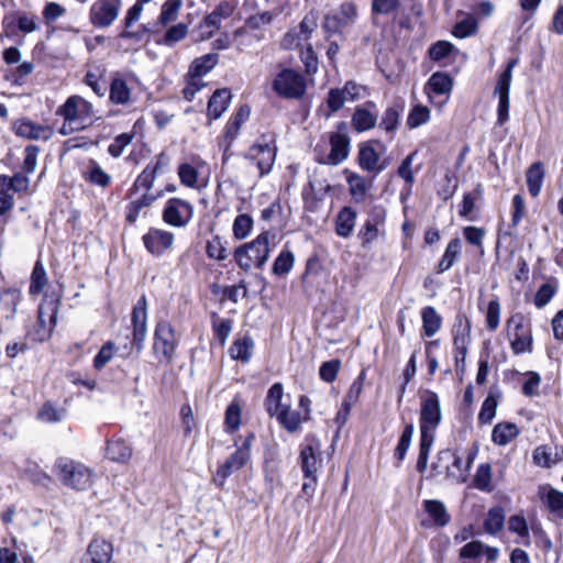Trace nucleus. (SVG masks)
I'll use <instances>...</instances> for the list:
<instances>
[{
    "instance_id": "obj_1",
    "label": "nucleus",
    "mask_w": 563,
    "mask_h": 563,
    "mask_svg": "<svg viewBox=\"0 0 563 563\" xmlns=\"http://www.w3.org/2000/svg\"><path fill=\"white\" fill-rule=\"evenodd\" d=\"M54 470L62 484L74 490H87L92 486L95 481L93 471L74 460L59 459Z\"/></svg>"
},
{
    "instance_id": "obj_2",
    "label": "nucleus",
    "mask_w": 563,
    "mask_h": 563,
    "mask_svg": "<svg viewBox=\"0 0 563 563\" xmlns=\"http://www.w3.org/2000/svg\"><path fill=\"white\" fill-rule=\"evenodd\" d=\"M273 235L268 232H262L252 242L239 246L234 252V258L240 268L249 271L252 266L262 268L271 253L269 241Z\"/></svg>"
},
{
    "instance_id": "obj_3",
    "label": "nucleus",
    "mask_w": 563,
    "mask_h": 563,
    "mask_svg": "<svg viewBox=\"0 0 563 563\" xmlns=\"http://www.w3.org/2000/svg\"><path fill=\"white\" fill-rule=\"evenodd\" d=\"M272 89L285 99H300L307 90L306 78L296 69L283 67L276 73Z\"/></svg>"
},
{
    "instance_id": "obj_4",
    "label": "nucleus",
    "mask_w": 563,
    "mask_h": 563,
    "mask_svg": "<svg viewBox=\"0 0 563 563\" xmlns=\"http://www.w3.org/2000/svg\"><path fill=\"white\" fill-rule=\"evenodd\" d=\"M56 114L65 121L75 123L82 130L91 126L95 120L93 106L80 96H70L58 107Z\"/></svg>"
},
{
    "instance_id": "obj_5",
    "label": "nucleus",
    "mask_w": 563,
    "mask_h": 563,
    "mask_svg": "<svg viewBox=\"0 0 563 563\" xmlns=\"http://www.w3.org/2000/svg\"><path fill=\"white\" fill-rule=\"evenodd\" d=\"M179 342L173 325L167 321H159L155 327L153 351L159 363L170 364Z\"/></svg>"
},
{
    "instance_id": "obj_6",
    "label": "nucleus",
    "mask_w": 563,
    "mask_h": 563,
    "mask_svg": "<svg viewBox=\"0 0 563 563\" xmlns=\"http://www.w3.org/2000/svg\"><path fill=\"white\" fill-rule=\"evenodd\" d=\"M277 146L274 140L262 137L245 153V158L255 164L260 176L271 173L276 158Z\"/></svg>"
},
{
    "instance_id": "obj_7",
    "label": "nucleus",
    "mask_w": 563,
    "mask_h": 563,
    "mask_svg": "<svg viewBox=\"0 0 563 563\" xmlns=\"http://www.w3.org/2000/svg\"><path fill=\"white\" fill-rule=\"evenodd\" d=\"M453 79L442 71L433 73L423 87L428 101L438 109H442L451 97Z\"/></svg>"
},
{
    "instance_id": "obj_8",
    "label": "nucleus",
    "mask_w": 563,
    "mask_h": 563,
    "mask_svg": "<svg viewBox=\"0 0 563 563\" xmlns=\"http://www.w3.org/2000/svg\"><path fill=\"white\" fill-rule=\"evenodd\" d=\"M517 59H510L505 70L499 75L494 95L498 98L497 124L504 125L509 119V91L512 79V70L517 65Z\"/></svg>"
},
{
    "instance_id": "obj_9",
    "label": "nucleus",
    "mask_w": 563,
    "mask_h": 563,
    "mask_svg": "<svg viewBox=\"0 0 563 563\" xmlns=\"http://www.w3.org/2000/svg\"><path fill=\"white\" fill-rule=\"evenodd\" d=\"M250 440H246L218 467L212 477L218 487H222L229 476L241 470L250 461Z\"/></svg>"
},
{
    "instance_id": "obj_10",
    "label": "nucleus",
    "mask_w": 563,
    "mask_h": 563,
    "mask_svg": "<svg viewBox=\"0 0 563 563\" xmlns=\"http://www.w3.org/2000/svg\"><path fill=\"white\" fill-rule=\"evenodd\" d=\"M420 398V430L435 431L442 419L439 397L432 390H424Z\"/></svg>"
},
{
    "instance_id": "obj_11",
    "label": "nucleus",
    "mask_w": 563,
    "mask_h": 563,
    "mask_svg": "<svg viewBox=\"0 0 563 563\" xmlns=\"http://www.w3.org/2000/svg\"><path fill=\"white\" fill-rule=\"evenodd\" d=\"M121 9L122 0H97L90 8V22L96 27H109L118 19Z\"/></svg>"
},
{
    "instance_id": "obj_12",
    "label": "nucleus",
    "mask_w": 563,
    "mask_h": 563,
    "mask_svg": "<svg viewBox=\"0 0 563 563\" xmlns=\"http://www.w3.org/2000/svg\"><path fill=\"white\" fill-rule=\"evenodd\" d=\"M152 180L147 177L139 176L134 184V192L143 190L139 198L133 199L126 207V221L134 223L142 210L148 208L157 198L151 192Z\"/></svg>"
},
{
    "instance_id": "obj_13",
    "label": "nucleus",
    "mask_w": 563,
    "mask_h": 563,
    "mask_svg": "<svg viewBox=\"0 0 563 563\" xmlns=\"http://www.w3.org/2000/svg\"><path fill=\"white\" fill-rule=\"evenodd\" d=\"M317 29V22L312 16H305L294 29L289 30L282 41V46L286 49H298L307 46L309 40Z\"/></svg>"
},
{
    "instance_id": "obj_14",
    "label": "nucleus",
    "mask_w": 563,
    "mask_h": 563,
    "mask_svg": "<svg viewBox=\"0 0 563 563\" xmlns=\"http://www.w3.org/2000/svg\"><path fill=\"white\" fill-rule=\"evenodd\" d=\"M384 220L385 210L383 208H375V214L365 221L357 234L363 249L371 250L385 235Z\"/></svg>"
},
{
    "instance_id": "obj_15",
    "label": "nucleus",
    "mask_w": 563,
    "mask_h": 563,
    "mask_svg": "<svg viewBox=\"0 0 563 563\" xmlns=\"http://www.w3.org/2000/svg\"><path fill=\"white\" fill-rule=\"evenodd\" d=\"M357 19V8L353 2H343L336 10L325 15L324 27L339 33Z\"/></svg>"
},
{
    "instance_id": "obj_16",
    "label": "nucleus",
    "mask_w": 563,
    "mask_h": 563,
    "mask_svg": "<svg viewBox=\"0 0 563 563\" xmlns=\"http://www.w3.org/2000/svg\"><path fill=\"white\" fill-rule=\"evenodd\" d=\"M192 206L181 199L172 198L167 201L164 211V221L173 227H185L192 218Z\"/></svg>"
},
{
    "instance_id": "obj_17",
    "label": "nucleus",
    "mask_w": 563,
    "mask_h": 563,
    "mask_svg": "<svg viewBox=\"0 0 563 563\" xmlns=\"http://www.w3.org/2000/svg\"><path fill=\"white\" fill-rule=\"evenodd\" d=\"M375 145L383 147L379 141L361 144L357 159L363 170L377 175L387 167V164L382 159L380 153L375 148Z\"/></svg>"
},
{
    "instance_id": "obj_18",
    "label": "nucleus",
    "mask_w": 563,
    "mask_h": 563,
    "mask_svg": "<svg viewBox=\"0 0 563 563\" xmlns=\"http://www.w3.org/2000/svg\"><path fill=\"white\" fill-rule=\"evenodd\" d=\"M133 327V342L140 351L143 347L147 331V300L141 296L134 305L131 316Z\"/></svg>"
},
{
    "instance_id": "obj_19",
    "label": "nucleus",
    "mask_w": 563,
    "mask_h": 563,
    "mask_svg": "<svg viewBox=\"0 0 563 563\" xmlns=\"http://www.w3.org/2000/svg\"><path fill=\"white\" fill-rule=\"evenodd\" d=\"M13 131L18 136L35 141H48L54 134L52 126L35 123L26 118L14 121Z\"/></svg>"
},
{
    "instance_id": "obj_20",
    "label": "nucleus",
    "mask_w": 563,
    "mask_h": 563,
    "mask_svg": "<svg viewBox=\"0 0 563 563\" xmlns=\"http://www.w3.org/2000/svg\"><path fill=\"white\" fill-rule=\"evenodd\" d=\"M143 243L150 253L161 255L172 249L174 234L161 229H150L148 232L143 235Z\"/></svg>"
},
{
    "instance_id": "obj_21",
    "label": "nucleus",
    "mask_w": 563,
    "mask_h": 563,
    "mask_svg": "<svg viewBox=\"0 0 563 563\" xmlns=\"http://www.w3.org/2000/svg\"><path fill=\"white\" fill-rule=\"evenodd\" d=\"M290 405V397L284 394V387L280 383L271 386L264 400V406L272 418L279 416Z\"/></svg>"
},
{
    "instance_id": "obj_22",
    "label": "nucleus",
    "mask_w": 563,
    "mask_h": 563,
    "mask_svg": "<svg viewBox=\"0 0 563 563\" xmlns=\"http://www.w3.org/2000/svg\"><path fill=\"white\" fill-rule=\"evenodd\" d=\"M57 306L51 302L48 307L41 305L38 307L37 324L38 329L35 330L34 338L37 341H44L52 334L53 327L56 323Z\"/></svg>"
},
{
    "instance_id": "obj_23",
    "label": "nucleus",
    "mask_w": 563,
    "mask_h": 563,
    "mask_svg": "<svg viewBox=\"0 0 563 563\" xmlns=\"http://www.w3.org/2000/svg\"><path fill=\"white\" fill-rule=\"evenodd\" d=\"M330 145L331 151L321 163L339 165L347 158L350 154V137L346 134L332 133Z\"/></svg>"
},
{
    "instance_id": "obj_24",
    "label": "nucleus",
    "mask_w": 563,
    "mask_h": 563,
    "mask_svg": "<svg viewBox=\"0 0 563 563\" xmlns=\"http://www.w3.org/2000/svg\"><path fill=\"white\" fill-rule=\"evenodd\" d=\"M300 464L305 476L317 475L322 457L317 442L306 444L300 452Z\"/></svg>"
},
{
    "instance_id": "obj_25",
    "label": "nucleus",
    "mask_w": 563,
    "mask_h": 563,
    "mask_svg": "<svg viewBox=\"0 0 563 563\" xmlns=\"http://www.w3.org/2000/svg\"><path fill=\"white\" fill-rule=\"evenodd\" d=\"M112 544L103 539H93L84 560V563H110Z\"/></svg>"
},
{
    "instance_id": "obj_26",
    "label": "nucleus",
    "mask_w": 563,
    "mask_h": 563,
    "mask_svg": "<svg viewBox=\"0 0 563 563\" xmlns=\"http://www.w3.org/2000/svg\"><path fill=\"white\" fill-rule=\"evenodd\" d=\"M539 497L548 509L563 517V493L551 487L550 485H542L539 487Z\"/></svg>"
},
{
    "instance_id": "obj_27",
    "label": "nucleus",
    "mask_w": 563,
    "mask_h": 563,
    "mask_svg": "<svg viewBox=\"0 0 563 563\" xmlns=\"http://www.w3.org/2000/svg\"><path fill=\"white\" fill-rule=\"evenodd\" d=\"M231 92L227 88L218 89L210 97L208 102V117L211 120L219 119L228 109L231 101Z\"/></svg>"
},
{
    "instance_id": "obj_28",
    "label": "nucleus",
    "mask_w": 563,
    "mask_h": 563,
    "mask_svg": "<svg viewBox=\"0 0 563 563\" xmlns=\"http://www.w3.org/2000/svg\"><path fill=\"white\" fill-rule=\"evenodd\" d=\"M424 511L430 516L433 525L437 527H444L450 522V515L445 505L437 499H427L422 504Z\"/></svg>"
},
{
    "instance_id": "obj_29",
    "label": "nucleus",
    "mask_w": 563,
    "mask_h": 563,
    "mask_svg": "<svg viewBox=\"0 0 563 563\" xmlns=\"http://www.w3.org/2000/svg\"><path fill=\"white\" fill-rule=\"evenodd\" d=\"M107 456L117 463H126L132 456V448L121 438L108 441Z\"/></svg>"
},
{
    "instance_id": "obj_30",
    "label": "nucleus",
    "mask_w": 563,
    "mask_h": 563,
    "mask_svg": "<svg viewBox=\"0 0 563 563\" xmlns=\"http://www.w3.org/2000/svg\"><path fill=\"white\" fill-rule=\"evenodd\" d=\"M471 342V324L467 318L459 316L453 325V344L455 350L467 349Z\"/></svg>"
},
{
    "instance_id": "obj_31",
    "label": "nucleus",
    "mask_w": 563,
    "mask_h": 563,
    "mask_svg": "<svg viewBox=\"0 0 563 563\" xmlns=\"http://www.w3.org/2000/svg\"><path fill=\"white\" fill-rule=\"evenodd\" d=\"M109 99L114 104H129L131 102V89L121 77H114L109 88Z\"/></svg>"
},
{
    "instance_id": "obj_32",
    "label": "nucleus",
    "mask_w": 563,
    "mask_h": 563,
    "mask_svg": "<svg viewBox=\"0 0 563 563\" xmlns=\"http://www.w3.org/2000/svg\"><path fill=\"white\" fill-rule=\"evenodd\" d=\"M276 420L288 431L296 432L299 430L301 423L308 420V411L301 413L298 410L291 408V405L287 407L279 416L276 417Z\"/></svg>"
},
{
    "instance_id": "obj_33",
    "label": "nucleus",
    "mask_w": 563,
    "mask_h": 563,
    "mask_svg": "<svg viewBox=\"0 0 563 563\" xmlns=\"http://www.w3.org/2000/svg\"><path fill=\"white\" fill-rule=\"evenodd\" d=\"M356 221V212L350 208L341 209L335 221V232L339 236L347 238L354 230Z\"/></svg>"
},
{
    "instance_id": "obj_34",
    "label": "nucleus",
    "mask_w": 563,
    "mask_h": 563,
    "mask_svg": "<svg viewBox=\"0 0 563 563\" xmlns=\"http://www.w3.org/2000/svg\"><path fill=\"white\" fill-rule=\"evenodd\" d=\"M519 434V428L511 422L497 423L492 432V440L497 445H507Z\"/></svg>"
},
{
    "instance_id": "obj_35",
    "label": "nucleus",
    "mask_w": 563,
    "mask_h": 563,
    "mask_svg": "<svg viewBox=\"0 0 563 563\" xmlns=\"http://www.w3.org/2000/svg\"><path fill=\"white\" fill-rule=\"evenodd\" d=\"M346 183L349 185V191L356 202H362L367 196L369 186L366 184L363 176L345 170Z\"/></svg>"
},
{
    "instance_id": "obj_36",
    "label": "nucleus",
    "mask_w": 563,
    "mask_h": 563,
    "mask_svg": "<svg viewBox=\"0 0 563 563\" xmlns=\"http://www.w3.org/2000/svg\"><path fill=\"white\" fill-rule=\"evenodd\" d=\"M377 115L364 107H357L352 115L351 124L357 132H364L376 125Z\"/></svg>"
},
{
    "instance_id": "obj_37",
    "label": "nucleus",
    "mask_w": 563,
    "mask_h": 563,
    "mask_svg": "<svg viewBox=\"0 0 563 563\" xmlns=\"http://www.w3.org/2000/svg\"><path fill=\"white\" fill-rule=\"evenodd\" d=\"M285 9V4H280L272 10L262 11L251 15L246 20V25L252 30H261L269 25Z\"/></svg>"
},
{
    "instance_id": "obj_38",
    "label": "nucleus",
    "mask_w": 563,
    "mask_h": 563,
    "mask_svg": "<svg viewBox=\"0 0 563 563\" xmlns=\"http://www.w3.org/2000/svg\"><path fill=\"white\" fill-rule=\"evenodd\" d=\"M254 349V342L251 336L245 335L243 338L233 341L229 352L232 358L249 362Z\"/></svg>"
},
{
    "instance_id": "obj_39",
    "label": "nucleus",
    "mask_w": 563,
    "mask_h": 563,
    "mask_svg": "<svg viewBox=\"0 0 563 563\" xmlns=\"http://www.w3.org/2000/svg\"><path fill=\"white\" fill-rule=\"evenodd\" d=\"M21 300V292L16 289H7L0 296V312L2 317L11 319L16 312Z\"/></svg>"
},
{
    "instance_id": "obj_40",
    "label": "nucleus",
    "mask_w": 563,
    "mask_h": 563,
    "mask_svg": "<svg viewBox=\"0 0 563 563\" xmlns=\"http://www.w3.org/2000/svg\"><path fill=\"white\" fill-rule=\"evenodd\" d=\"M460 253H461L460 239H457V238L452 239L449 242V244L446 245L444 254L437 266V273L441 274V273H444L445 271L450 269L454 265V263L457 261Z\"/></svg>"
},
{
    "instance_id": "obj_41",
    "label": "nucleus",
    "mask_w": 563,
    "mask_h": 563,
    "mask_svg": "<svg viewBox=\"0 0 563 563\" xmlns=\"http://www.w3.org/2000/svg\"><path fill=\"white\" fill-rule=\"evenodd\" d=\"M218 59H219V56L216 53H209L199 58H196L189 68V76H191V77L205 76L218 64Z\"/></svg>"
},
{
    "instance_id": "obj_42",
    "label": "nucleus",
    "mask_w": 563,
    "mask_h": 563,
    "mask_svg": "<svg viewBox=\"0 0 563 563\" xmlns=\"http://www.w3.org/2000/svg\"><path fill=\"white\" fill-rule=\"evenodd\" d=\"M422 329L426 336H433L441 328L442 319L433 307H426L421 311Z\"/></svg>"
},
{
    "instance_id": "obj_43",
    "label": "nucleus",
    "mask_w": 563,
    "mask_h": 563,
    "mask_svg": "<svg viewBox=\"0 0 563 563\" xmlns=\"http://www.w3.org/2000/svg\"><path fill=\"white\" fill-rule=\"evenodd\" d=\"M431 119V111L427 106L415 104L407 117L406 124L408 129L413 130L422 124H426Z\"/></svg>"
},
{
    "instance_id": "obj_44",
    "label": "nucleus",
    "mask_w": 563,
    "mask_h": 563,
    "mask_svg": "<svg viewBox=\"0 0 563 563\" xmlns=\"http://www.w3.org/2000/svg\"><path fill=\"white\" fill-rule=\"evenodd\" d=\"M251 114V109L249 106L244 104L241 106L233 118L228 122L225 126V134L227 137H230L231 140H234L236 135L239 134V131L241 129V125L247 121Z\"/></svg>"
},
{
    "instance_id": "obj_45",
    "label": "nucleus",
    "mask_w": 563,
    "mask_h": 563,
    "mask_svg": "<svg viewBox=\"0 0 563 563\" xmlns=\"http://www.w3.org/2000/svg\"><path fill=\"white\" fill-rule=\"evenodd\" d=\"M48 283L46 271L42 261H37L33 267L30 283V295L41 294Z\"/></svg>"
},
{
    "instance_id": "obj_46",
    "label": "nucleus",
    "mask_w": 563,
    "mask_h": 563,
    "mask_svg": "<svg viewBox=\"0 0 563 563\" xmlns=\"http://www.w3.org/2000/svg\"><path fill=\"white\" fill-rule=\"evenodd\" d=\"M544 170L541 163L532 164L527 172V186L531 196L537 197L541 190Z\"/></svg>"
},
{
    "instance_id": "obj_47",
    "label": "nucleus",
    "mask_w": 563,
    "mask_h": 563,
    "mask_svg": "<svg viewBox=\"0 0 563 563\" xmlns=\"http://www.w3.org/2000/svg\"><path fill=\"white\" fill-rule=\"evenodd\" d=\"M505 523V512L500 507H493L488 510L484 520V529L489 534L499 532Z\"/></svg>"
},
{
    "instance_id": "obj_48",
    "label": "nucleus",
    "mask_w": 563,
    "mask_h": 563,
    "mask_svg": "<svg viewBox=\"0 0 563 563\" xmlns=\"http://www.w3.org/2000/svg\"><path fill=\"white\" fill-rule=\"evenodd\" d=\"M181 5V0H166L162 5L158 23L166 26L169 23L175 22L178 18Z\"/></svg>"
},
{
    "instance_id": "obj_49",
    "label": "nucleus",
    "mask_w": 563,
    "mask_h": 563,
    "mask_svg": "<svg viewBox=\"0 0 563 563\" xmlns=\"http://www.w3.org/2000/svg\"><path fill=\"white\" fill-rule=\"evenodd\" d=\"M9 184V176L0 175V216L11 210L14 206V191Z\"/></svg>"
},
{
    "instance_id": "obj_50",
    "label": "nucleus",
    "mask_w": 563,
    "mask_h": 563,
    "mask_svg": "<svg viewBox=\"0 0 563 563\" xmlns=\"http://www.w3.org/2000/svg\"><path fill=\"white\" fill-rule=\"evenodd\" d=\"M85 176H86L87 180H89L91 184L98 185L101 187H107L111 181L110 175H108L101 168V166L95 161H91L89 163V165L87 166Z\"/></svg>"
},
{
    "instance_id": "obj_51",
    "label": "nucleus",
    "mask_w": 563,
    "mask_h": 563,
    "mask_svg": "<svg viewBox=\"0 0 563 563\" xmlns=\"http://www.w3.org/2000/svg\"><path fill=\"white\" fill-rule=\"evenodd\" d=\"M66 416L64 408H57L52 402H46L37 412V419L46 423L60 422Z\"/></svg>"
},
{
    "instance_id": "obj_52",
    "label": "nucleus",
    "mask_w": 563,
    "mask_h": 563,
    "mask_svg": "<svg viewBox=\"0 0 563 563\" xmlns=\"http://www.w3.org/2000/svg\"><path fill=\"white\" fill-rule=\"evenodd\" d=\"M400 114L395 108H387L382 117L379 128L386 132L391 141L399 125Z\"/></svg>"
},
{
    "instance_id": "obj_53",
    "label": "nucleus",
    "mask_w": 563,
    "mask_h": 563,
    "mask_svg": "<svg viewBox=\"0 0 563 563\" xmlns=\"http://www.w3.org/2000/svg\"><path fill=\"white\" fill-rule=\"evenodd\" d=\"M295 263V256L292 252L286 250L280 252L273 265V273L276 275H286L288 274Z\"/></svg>"
},
{
    "instance_id": "obj_54",
    "label": "nucleus",
    "mask_w": 563,
    "mask_h": 563,
    "mask_svg": "<svg viewBox=\"0 0 563 563\" xmlns=\"http://www.w3.org/2000/svg\"><path fill=\"white\" fill-rule=\"evenodd\" d=\"M253 228V219L249 214H240L233 222V235L238 240H244Z\"/></svg>"
},
{
    "instance_id": "obj_55",
    "label": "nucleus",
    "mask_w": 563,
    "mask_h": 563,
    "mask_svg": "<svg viewBox=\"0 0 563 563\" xmlns=\"http://www.w3.org/2000/svg\"><path fill=\"white\" fill-rule=\"evenodd\" d=\"M188 34V25L186 23H177L167 29L163 44L167 46H173L176 43L184 40Z\"/></svg>"
},
{
    "instance_id": "obj_56",
    "label": "nucleus",
    "mask_w": 563,
    "mask_h": 563,
    "mask_svg": "<svg viewBox=\"0 0 563 563\" xmlns=\"http://www.w3.org/2000/svg\"><path fill=\"white\" fill-rule=\"evenodd\" d=\"M511 338V349L515 354H521L531 351L532 335L531 331L514 334Z\"/></svg>"
},
{
    "instance_id": "obj_57",
    "label": "nucleus",
    "mask_w": 563,
    "mask_h": 563,
    "mask_svg": "<svg viewBox=\"0 0 563 563\" xmlns=\"http://www.w3.org/2000/svg\"><path fill=\"white\" fill-rule=\"evenodd\" d=\"M496 409H497V398L489 394L486 399L484 400L481 411L478 413V421L479 423L487 424L490 423L492 420L496 416Z\"/></svg>"
},
{
    "instance_id": "obj_58",
    "label": "nucleus",
    "mask_w": 563,
    "mask_h": 563,
    "mask_svg": "<svg viewBox=\"0 0 563 563\" xmlns=\"http://www.w3.org/2000/svg\"><path fill=\"white\" fill-rule=\"evenodd\" d=\"M300 59L303 63L308 75H313L318 71V57L311 44H307V46L300 48Z\"/></svg>"
},
{
    "instance_id": "obj_59",
    "label": "nucleus",
    "mask_w": 563,
    "mask_h": 563,
    "mask_svg": "<svg viewBox=\"0 0 563 563\" xmlns=\"http://www.w3.org/2000/svg\"><path fill=\"white\" fill-rule=\"evenodd\" d=\"M413 432H415V428H413V424H411V423L407 424L404 428V431L400 435L398 444L395 449V456L399 461H402L405 459V455H406L408 449L410 448L411 438L413 435Z\"/></svg>"
},
{
    "instance_id": "obj_60",
    "label": "nucleus",
    "mask_w": 563,
    "mask_h": 563,
    "mask_svg": "<svg viewBox=\"0 0 563 563\" xmlns=\"http://www.w3.org/2000/svg\"><path fill=\"white\" fill-rule=\"evenodd\" d=\"M558 287L555 284L545 283L543 284L537 291L534 296V305L537 308L541 309L545 307L553 296L555 295Z\"/></svg>"
},
{
    "instance_id": "obj_61",
    "label": "nucleus",
    "mask_w": 563,
    "mask_h": 563,
    "mask_svg": "<svg viewBox=\"0 0 563 563\" xmlns=\"http://www.w3.org/2000/svg\"><path fill=\"white\" fill-rule=\"evenodd\" d=\"M492 479V467L489 464H481L476 471L474 483L478 489L489 490Z\"/></svg>"
},
{
    "instance_id": "obj_62",
    "label": "nucleus",
    "mask_w": 563,
    "mask_h": 563,
    "mask_svg": "<svg viewBox=\"0 0 563 563\" xmlns=\"http://www.w3.org/2000/svg\"><path fill=\"white\" fill-rule=\"evenodd\" d=\"M134 135L132 133L119 134L114 141L109 145L108 152L112 157H119L124 152L125 147L131 144Z\"/></svg>"
},
{
    "instance_id": "obj_63",
    "label": "nucleus",
    "mask_w": 563,
    "mask_h": 563,
    "mask_svg": "<svg viewBox=\"0 0 563 563\" xmlns=\"http://www.w3.org/2000/svg\"><path fill=\"white\" fill-rule=\"evenodd\" d=\"M206 252L210 258L223 261L227 258V249L219 236H214L207 242Z\"/></svg>"
},
{
    "instance_id": "obj_64",
    "label": "nucleus",
    "mask_w": 563,
    "mask_h": 563,
    "mask_svg": "<svg viewBox=\"0 0 563 563\" xmlns=\"http://www.w3.org/2000/svg\"><path fill=\"white\" fill-rule=\"evenodd\" d=\"M500 310V303L497 299L489 301L486 311V325L492 331H495L499 325Z\"/></svg>"
}]
</instances>
